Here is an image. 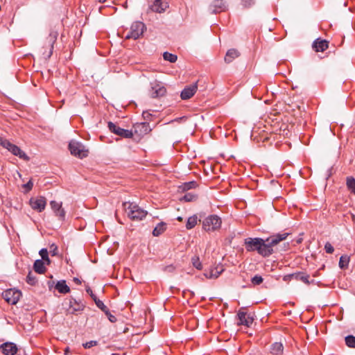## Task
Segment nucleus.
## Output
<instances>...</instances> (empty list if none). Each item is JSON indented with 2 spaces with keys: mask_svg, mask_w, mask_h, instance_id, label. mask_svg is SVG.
<instances>
[{
  "mask_svg": "<svg viewBox=\"0 0 355 355\" xmlns=\"http://www.w3.org/2000/svg\"><path fill=\"white\" fill-rule=\"evenodd\" d=\"M21 296V291L15 288H10L2 293L3 298L10 304H16Z\"/></svg>",
  "mask_w": 355,
  "mask_h": 355,
  "instance_id": "423d86ee",
  "label": "nucleus"
},
{
  "mask_svg": "<svg viewBox=\"0 0 355 355\" xmlns=\"http://www.w3.org/2000/svg\"><path fill=\"white\" fill-rule=\"evenodd\" d=\"M0 145L8 151L14 146L10 141L1 137H0Z\"/></svg>",
  "mask_w": 355,
  "mask_h": 355,
  "instance_id": "7c9ffc66",
  "label": "nucleus"
},
{
  "mask_svg": "<svg viewBox=\"0 0 355 355\" xmlns=\"http://www.w3.org/2000/svg\"><path fill=\"white\" fill-rule=\"evenodd\" d=\"M220 272H218V271H214V270H211L209 274H206V277H208V278H216L219 276Z\"/></svg>",
  "mask_w": 355,
  "mask_h": 355,
  "instance_id": "de8ad7c7",
  "label": "nucleus"
},
{
  "mask_svg": "<svg viewBox=\"0 0 355 355\" xmlns=\"http://www.w3.org/2000/svg\"><path fill=\"white\" fill-rule=\"evenodd\" d=\"M23 188L25 189L24 192H29L33 187V183L31 180H30L26 184H23Z\"/></svg>",
  "mask_w": 355,
  "mask_h": 355,
  "instance_id": "a19ab883",
  "label": "nucleus"
},
{
  "mask_svg": "<svg viewBox=\"0 0 355 355\" xmlns=\"http://www.w3.org/2000/svg\"><path fill=\"white\" fill-rule=\"evenodd\" d=\"M345 340L347 347L355 348V336L349 335L346 336Z\"/></svg>",
  "mask_w": 355,
  "mask_h": 355,
  "instance_id": "2f4dec72",
  "label": "nucleus"
},
{
  "mask_svg": "<svg viewBox=\"0 0 355 355\" xmlns=\"http://www.w3.org/2000/svg\"><path fill=\"white\" fill-rule=\"evenodd\" d=\"M33 268L34 270L39 274H43L46 270L44 263L43 261L40 259H37L35 261Z\"/></svg>",
  "mask_w": 355,
  "mask_h": 355,
  "instance_id": "a878e982",
  "label": "nucleus"
},
{
  "mask_svg": "<svg viewBox=\"0 0 355 355\" xmlns=\"http://www.w3.org/2000/svg\"><path fill=\"white\" fill-rule=\"evenodd\" d=\"M349 262V257L347 255H343L339 260V267L341 269L347 268Z\"/></svg>",
  "mask_w": 355,
  "mask_h": 355,
  "instance_id": "cd10ccee",
  "label": "nucleus"
},
{
  "mask_svg": "<svg viewBox=\"0 0 355 355\" xmlns=\"http://www.w3.org/2000/svg\"><path fill=\"white\" fill-rule=\"evenodd\" d=\"M26 282L31 286L35 285V284L37 282L36 277L33 275L31 272H29V273L28 274V275L26 277Z\"/></svg>",
  "mask_w": 355,
  "mask_h": 355,
  "instance_id": "c9c22d12",
  "label": "nucleus"
},
{
  "mask_svg": "<svg viewBox=\"0 0 355 355\" xmlns=\"http://www.w3.org/2000/svg\"><path fill=\"white\" fill-rule=\"evenodd\" d=\"M98 1H99L100 3H104V2H105V1H106V0H98Z\"/></svg>",
  "mask_w": 355,
  "mask_h": 355,
  "instance_id": "bf43d9fd",
  "label": "nucleus"
},
{
  "mask_svg": "<svg viewBox=\"0 0 355 355\" xmlns=\"http://www.w3.org/2000/svg\"><path fill=\"white\" fill-rule=\"evenodd\" d=\"M55 288L60 293L66 294L69 293L70 288L67 285L65 280H60L57 282Z\"/></svg>",
  "mask_w": 355,
  "mask_h": 355,
  "instance_id": "4be33fe9",
  "label": "nucleus"
},
{
  "mask_svg": "<svg viewBox=\"0 0 355 355\" xmlns=\"http://www.w3.org/2000/svg\"><path fill=\"white\" fill-rule=\"evenodd\" d=\"M94 302L98 308H99L105 313H108L109 309L104 304V303L101 300L98 299H94Z\"/></svg>",
  "mask_w": 355,
  "mask_h": 355,
  "instance_id": "473e14b6",
  "label": "nucleus"
},
{
  "mask_svg": "<svg viewBox=\"0 0 355 355\" xmlns=\"http://www.w3.org/2000/svg\"><path fill=\"white\" fill-rule=\"evenodd\" d=\"M29 203L33 209L41 212L44 210L46 207V200L43 196H40L38 198H31L29 200Z\"/></svg>",
  "mask_w": 355,
  "mask_h": 355,
  "instance_id": "9d476101",
  "label": "nucleus"
},
{
  "mask_svg": "<svg viewBox=\"0 0 355 355\" xmlns=\"http://www.w3.org/2000/svg\"><path fill=\"white\" fill-rule=\"evenodd\" d=\"M40 254L42 260L47 261L48 263H50V260H49V256H48V251L46 249L43 248V249L40 250Z\"/></svg>",
  "mask_w": 355,
  "mask_h": 355,
  "instance_id": "4c0bfd02",
  "label": "nucleus"
},
{
  "mask_svg": "<svg viewBox=\"0 0 355 355\" xmlns=\"http://www.w3.org/2000/svg\"><path fill=\"white\" fill-rule=\"evenodd\" d=\"M324 250H325V252L328 254H331L334 252V247L332 246V245L329 243V242H327L324 245Z\"/></svg>",
  "mask_w": 355,
  "mask_h": 355,
  "instance_id": "37998d69",
  "label": "nucleus"
},
{
  "mask_svg": "<svg viewBox=\"0 0 355 355\" xmlns=\"http://www.w3.org/2000/svg\"><path fill=\"white\" fill-rule=\"evenodd\" d=\"M197 186V184L194 181L185 182L182 185V189L183 190H189L191 189L195 188Z\"/></svg>",
  "mask_w": 355,
  "mask_h": 355,
  "instance_id": "e433bc0d",
  "label": "nucleus"
},
{
  "mask_svg": "<svg viewBox=\"0 0 355 355\" xmlns=\"http://www.w3.org/2000/svg\"><path fill=\"white\" fill-rule=\"evenodd\" d=\"M284 346L281 343H275L271 345L270 352L274 355H281L283 353Z\"/></svg>",
  "mask_w": 355,
  "mask_h": 355,
  "instance_id": "b1692460",
  "label": "nucleus"
},
{
  "mask_svg": "<svg viewBox=\"0 0 355 355\" xmlns=\"http://www.w3.org/2000/svg\"><path fill=\"white\" fill-rule=\"evenodd\" d=\"M105 315L107 316L109 320L111 322H115L116 321V317L114 315H112L109 310H108V313H105Z\"/></svg>",
  "mask_w": 355,
  "mask_h": 355,
  "instance_id": "09e8293b",
  "label": "nucleus"
},
{
  "mask_svg": "<svg viewBox=\"0 0 355 355\" xmlns=\"http://www.w3.org/2000/svg\"><path fill=\"white\" fill-rule=\"evenodd\" d=\"M346 184L348 189L355 194V179L353 177H347Z\"/></svg>",
  "mask_w": 355,
  "mask_h": 355,
  "instance_id": "c85d7f7f",
  "label": "nucleus"
},
{
  "mask_svg": "<svg viewBox=\"0 0 355 355\" xmlns=\"http://www.w3.org/2000/svg\"><path fill=\"white\" fill-rule=\"evenodd\" d=\"M97 345V341L96 340H90L83 344V347L85 349L91 348L92 347L96 346Z\"/></svg>",
  "mask_w": 355,
  "mask_h": 355,
  "instance_id": "49530a36",
  "label": "nucleus"
},
{
  "mask_svg": "<svg viewBox=\"0 0 355 355\" xmlns=\"http://www.w3.org/2000/svg\"><path fill=\"white\" fill-rule=\"evenodd\" d=\"M50 205L54 213L62 207V203L58 202L55 200L51 201Z\"/></svg>",
  "mask_w": 355,
  "mask_h": 355,
  "instance_id": "ea45409f",
  "label": "nucleus"
},
{
  "mask_svg": "<svg viewBox=\"0 0 355 355\" xmlns=\"http://www.w3.org/2000/svg\"><path fill=\"white\" fill-rule=\"evenodd\" d=\"M145 28V24L143 22L135 21L132 24L130 31L125 35V38L127 40H137L143 35Z\"/></svg>",
  "mask_w": 355,
  "mask_h": 355,
  "instance_id": "20e7f679",
  "label": "nucleus"
},
{
  "mask_svg": "<svg viewBox=\"0 0 355 355\" xmlns=\"http://www.w3.org/2000/svg\"><path fill=\"white\" fill-rule=\"evenodd\" d=\"M142 115L145 119H148L151 114L149 113L148 111H144Z\"/></svg>",
  "mask_w": 355,
  "mask_h": 355,
  "instance_id": "603ef678",
  "label": "nucleus"
},
{
  "mask_svg": "<svg viewBox=\"0 0 355 355\" xmlns=\"http://www.w3.org/2000/svg\"><path fill=\"white\" fill-rule=\"evenodd\" d=\"M292 277L293 279L297 281H301L307 285H309L311 284V282H309V275L304 272H297L292 273Z\"/></svg>",
  "mask_w": 355,
  "mask_h": 355,
  "instance_id": "6ab92c4d",
  "label": "nucleus"
},
{
  "mask_svg": "<svg viewBox=\"0 0 355 355\" xmlns=\"http://www.w3.org/2000/svg\"><path fill=\"white\" fill-rule=\"evenodd\" d=\"M107 126L112 132L121 137L131 138L133 136L131 130L121 128L112 122H109Z\"/></svg>",
  "mask_w": 355,
  "mask_h": 355,
  "instance_id": "1a4fd4ad",
  "label": "nucleus"
},
{
  "mask_svg": "<svg viewBox=\"0 0 355 355\" xmlns=\"http://www.w3.org/2000/svg\"><path fill=\"white\" fill-rule=\"evenodd\" d=\"M197 199V196L192 193H186L182 198V200H184L185 202H192Z\"/></svg>",
  "mask_w": 355,
  "mask_h": 355,
  "instance_id": "72a5a7b5",
  "label": "nucleus"
},
{
  "mask_svg": "<svg viewBox=\"0 0 355 355\" xmlns=\"http://www.w3.org/2000/svg\"><path fill=\"white\" fill-rule=\"evenodd\" d=\"M163 58L165 60H167L171 63L175 62L178 60V57L176 55L168 52H164L163 54Z\"/></svg>",
  "mask_w": 355,
  "mask_h": 355,
  "instance_id": "c756f323",
  "label": "nucleus"
},
{
  "mask_svg": "<svg viewBox=\"0 0 355 355\" xmlns=\"http://www.w3.org/2000/svg\"><path fill=\"white\" fill-rule=\"evenodd\" d=\"M53 282H48V286H49V289H50V290H51V288L53 287Z\"/></svg>",
  "mask_w": 355,
  "mask_h": 355,
  "instance_id": "5fc2aeb1",
  "label": "nucleus"
},
{
  "mask_svg": "<svg viewBox=\"0 0 355 355\" xmlns=\"http://www.w3.org/2000/svg\"><path fill=\"white\" fill-rule=\"evenodd\" d=\"M244 245L248 252L257 251L262 257H269L273 253V249L270 248L266 242L261 238H247L244 241Z\"/></svg>",
  "mask_w": 355,
  "mask_h": 355,
  "instance_id": "f257e3e1",
  "label": "nucleus"
},
{
  "mask_svg": "<svg viewBox=\"0 0 355 355\" xmlns=\"http://www.w3.org/2000/svg\"><path fill=\"white\" fill-rule=\"evenodd\" d=\"M150 85L151 87L149 90V95L152 98H159L165 95L166 89L162 83L155 81L151 83Z\"/></svg>",
  "mask_w": 355,
  "mask_h": 355,
  "instance_id": "6e6552de",
  "label": "nucleus"
},
{
  "mask_svg": "<svg viewBox=\"0 0 355 355\" xmlns=\"http://www.w3.org/2000/svg\"><path fill=\"white\" fill-rule=\"evenodd\" d=\"M123 206L128 216L132 220H141L146 218L147 211L135 203L123 202Z\"/></svg>",
  "mask_w": 355,
  "mask_h": 355,
  "instance_id": "f03ea898",
  "label": "nucleus"
},
{
  "mask_svg": "<svg viewBox=\"0 0 355 355\" xmlns=\"http://www.w3.org/2000/svg\"><path fill=\"white\" fill-rule=\"evenodd\" d=\"M237 316L239 318V325L250 327L253 322V318L250 315H247V313L243 311H239L237 313Z\"/></svg>",
  "mask_w": 355,
  "mask_h": 355,
  "instance_id": "4468645a",
  "label": "nucleus"
},
{
  "mask_svg": "<svg viewBox=\"0 0 355 355\" xmlns=\"http://www.w3.org/2000/svg\"><path fill=\"white\" fill-rule=\"evenodd\" d=\"M221 218L217 215H210L202 222V228L207 232H214L221 227Z\"/></svg>",
  "mask_w": 355,
  "mask_h": 355,
  "instance_id": "7ed1b4c3",
  "label": "nucleus"
},
{
  "mask_svg": "<svg viewBox=\"0 0 355 355\" xmlns=\"http://www.w3.org/2000/svg\"><path fill=\"white\" fill-rule=\"evenodd\" d=\"M166 230V224L164 222H161L157 225L153 231V235L154 236H158L165 232Z\"/></svg>",
  "mask_w": 355,
  "mask_h": 355,
  "instance_id": "393cba45",
  "label": "nucleus"
},
{
  "mask_svg": "<svg viewBox=\"0 0 355 355\" xmlns=\"http://www.w3.org/2000/svg\"><path fill=\"white\" fill-rule=\"evenodd\" d=\"M49 252L52 256L57 255L58 254V246L54 243L51 244L49 247Z\"/></svg>",
  "mask_w": 355,
  "mask_h": 355,
  "instance_id": "c03bdc74",
  "label": "nucleus"
},
{
  "mask_svg": "<svg viewBox=\"0 0 355 355\" xmlns=\"http://www.w3.org/2000/svg\"><path fill=\"white\" fill-rule=\"evenodd\" d=\"M85 305L81 301L78 302L74 298L69 300V309L68 311L70 313L74 314L77 311H83Z\"/></svg>",
  "mask_w": 355,
  "mask_h": 355,
  "instance_id": "2eb2a0df",
  "label": "nucleus"
},
{
  "mask_svg": "<svg viewBox=\"0 0 355 355\" xmlns=\"http://www.w3.org/2000/svg\"><path fill=\"white\" fill-rule=\"evenodd\" d=\"M58 33L57 31H52L49 33V35L47 38L49 40V43L50 44L51 49L49 54L48 55V58H50L53 53V44L55 42L57 37H58Z\"/></svg>",
  "mask_w": 355,
  "mask_h": 355,
  "instance_id": "5701e85b",
  "label": "nucleus"
},
{
  "mask_svg": "<svg viewBox=\"0 0 355 355\" xmlns=\"http://www.w3.org/2000/svg\"><path fill=\"white\" fill-rule=\"evenodd\" d=\"M177 220H179V221H182V218L181 216H179L177 218Z\"/></svg>",
  "mask_w": 355,
  "mask_h": 355,
  "instance_id": "13d9d810",
  "label": "nucleus"
},
{
  "mask_svg": "<svg viewBox=\"0 0 355 355\" xmlns=\"http://www.w3.org/2000/svg\"><path fill=\"white\" fill-rule=\"evenodd\" d=\"M292 279H293V277H292V274H288V275H285L284 277H283V280L285 281V282H290L291 281Z\"/></svg>",
  "mask_w": 355,
  "mask_h": 355,
  "instance_id": "3c124183",
  "label": "nucleus"
},
{
  "mask_svg": "<svg viewBox=\"0 0 355 355\" xmlns=\"http://www.w3.org/2000/svg\"><path fill=\"white\" fill-rule=\"evenodd\" d=\"M69 347H67V348L65 349V350H64V354H65V355H67V353H69Z\"/></svg>",
  "mask_w": 355,
  "mask_h": 355,
  "instance_id": "4d7b16f0",
  "label": "nucleus"
},
{
  "mask_svg": "<svg viewBox=\"0 0 355 355\" xmlns=\"http://www.w3.org/2000/svg\"><path fill=\"white\" fill-rule=\"evenodd\" d=\"M288 235L289 233L288 232L276 234L266 239V242L268 243V245L270 246V248L272 249L275 245L285 240Z\"/></svg>",
  "mask_w": 355,
  "mask_h": 355,
  "instance_id": "f8f14e48",
  "label": "nucleus"
},
{
  "mask_svg": "<svg viewBox=\"0 0 355 355\" xmlns=\"http://www.w3.org/2000/svg\"><path fill=\"white\" fill-rule=\"evenodd\" d=\"M55 215L60 218V219L63 220L65 216V211L62 209V207L60 208L57 211L55 212Z\"/></svg>",
  "mask_w": 355,
  "mask_h": 355,
  "instance_id": "a18cd8bd",
  "label": "nucleus"
},
{
  "mask_svg": "<svg viewBox=\"0 0 355 355\" xmlns=\"http://www.w3.org/2000/svg\"><path fill=\"white\" fill-rule=\"evenodd\" d=\"M198 89L197 83L187 86L181 92L180 97L182 100L191 98Z\"/></svg>",
  "mask_w": 355,
  "mask_h": 355,
  "instance_id": "ddd939ff",
  "label": "nucleus"
},
{
  "mask_svg": "<svg viewBox=\"0 0 355 355\" xmlns=\"http://www.w3.org/2000/svg\"><path fill=\"white\" fill-rule=\"evenodd\" d=\"M73 281L76 284H81V280H80V279H79L78 277H73Z\"/></svg>",
  "mask_w": 355,
  "mask_h": 355,
  "instance_id": "864d4df0",
  "label": "nucleus"
},
{
  "mask_svg": "<svg viewBox=\"0 0 355 355\" xmlns=\"http://www.w3.org/2000/svg\"><path fill=\"white\" fill-rule=\"evenodd\" d=\"M86 292L89 294V295L91 296V297L94 300V299H98L96 297V296L92 292V290L91 289L90 287H87L86 288Z\"/></svg>",
  "mask_w": 355,
  "mask_h": 355,
  "instance_id": "8fccbe9b",
  "label": "nucleus"
},
{
  "mask_svg": "<svg viewBox=\"0 0 355 355\" xmlns=\"http://www.w3.org/2000/svg\"><path fill=\"white\" fill-rule=\"evenodd\" d=\"M312 46L316 52H323L328 48V42L318 38L313 42Z\"/></svg>",
  "mask_w": 355,
  "mask_h": 355,
  "instance_id": "a211bd4d",
  "label": "nucleus"
},
{
  "mask_svg": "<svg viewBox=\"0 0 355 355\" xmlns=\"http://www.w3.org/2000/svg\"><path fill=\"white\" fill-rule=\"evenodd\" d=\"M9 151L12 153L14 155L18 156L21 159H23L26 161L29 160V157L27 156V155L23 150H21L19 148V147L15 144Z\"/></svg>",
  "mask_w": 355,
  "mask_h": 355,
  "instance_id": "412c9836",
  "label": "nucleus"
},
{
  "mask_svg": "<svg viewBox=\"0 0 355 355\" xmlns=\"http://www.w3.org/2000/svg\"><path fill=\"white\" fill-rule=\"evenodd\" d=\"M263 279L262 278V277L258 275L253 277L251 279V282L254 285H259L263 282Z\"/></svg>",
  "mask_w": 355,
  "mask_h": 355,
  "instance_id": "58836bf2",
  "label": "nucleus"
},
{
  "mask_svg": "<svg viewBox=\"0 0 355 355\" xmlns=\"http://www.w3.org/2000/svg\"><path fill=\"white\" fill-rule=\"evenodd\" d=\"M171 269H173V266H167V267L166 268V270H168L169 271H171Z\"/></svg>",
  "mask_w": 355,
  "mask_h": 355,
  "instance_id": "6e6d98bb",
  "label": "nucleus"
},
{
  "mask_svg": "<svg viewBox=\"0 0 355 355\" xmlns=\"http://www.w3.org/2000/svg\"><path fill=\"white\" fill-rule=\"evenodd\" d=\"M168 6V3L166 0H151L149 1L148 9L153 12L163 13Z\"/></svg>",
  "mask_w": 355,
  "mask_h": 355,
  "instance_id": "0eeeda50",
  "label": "nucleus"
},
{
  "mask_svg": "<svg viewBox=\"0 0 355 355\" xmlns=\"http://www.w3.org/2000/svg\"><path fill=\"white\" fill-rule=\"evenodd\" d=\"M135 132L139 135H144L151 131V128L148 123L144 122L135 125L134 126Z\"/></svg>",
  "mask_w": 355,
  "mask_h": 355,
  "instance_id": "f3484780",
  "label": "nucleus"
},
{
  "mask_svg": "<svg viewBox=\"0 0 355 355\" xmlns=\"http://www.w3.org/2000/svg\"><path fill=\"white\" fill-rule=\"evenodd\" d=\"M197 221H198V218L196 215L190 216L187 219V222L186 224L187 229L191 230V229L193 228L196 225Z\"/></svg>",
  "mask_w": 355,
  "mask_h": 355,
  "instance_id": "bb28decb",
  "label": "nucleus"
},
{
  "mask_svg": "<svg viewBox=\"0 0 355 355\" xmlns=\"http://www.w3.org/2000/svg\"><path fill=\"white\" fill-rule=\"evenodd\" d=\"M227 6L223 0H214L209 6L210 13L216 14L225 11Z\"/></svg>",
  "mask_w": 355,
  "mask_h": 355,
  "instance_id": "9b49d317",
  "label": "nucleus"
},
{
  "mask_svg": "<svg viewBox=\"0 0 355 355\" xmlns=\"http://www.w3.org/2000/svg\"><path fill=\"white\" fill-rule=\"evenodd\" d=\"M69 148L73 155L80 159L86 157L88 155V150L80 142L71 141L69 144Z\"/></svg>",
  "mask_w": 355,
  "mask_h": 355,
  "instance_id": "39448f33",
  "label": "nucleus"
},
{
  "mask_svg": "<svg viewBox=\"0 0 355 355\" xmlns=\"http://www.w3.org/2000/svg\"><path fill=\"white\" fill-rule=\"evenodd\" d=\"M2 353L5 355H15L17 352L15 344L12 343H5L1 345Z\"/></svg>",
  "mask_w": 355,
  "mask_h": 355,
  "instance_id": "dca6fc26",
  "label": "nucleus"
},
{
  "mask_svg": "<svg viewBox=\"0 0 355 355\" xmlns=\"http://www.w3.org/2000/svg\"><path fill=\"white\" fill-rule=\"evenodd\" d=\"M241 3L244 8H250L255 4V0H241Z\"/></svg>",
  "mask_w": 355,
  "mask_h": 355,
  "instance_id": "f704fd0d",
  "label": "nucleus"
},
{
  "mask_svg": "<svg viewBox=\"0 0 355 355\" xmlns=\"http://www.w3.org/2000/svg\"><path fill=\"white\" fill-rule=\"evenodd\" d=\"M192 263L195 268H196L198 270H200L202 268V264L199 260L198 257H193L192 259Z\"/></svg>",
  "mask_w": 355,
  "mask_h": 355,
  "instance_id": "79ce46f5",
  "label": "nucleus"
},
{
  "mask_svg": "<svg viewBox=\"0 0 355 355\" xmlns=\"http://www.w3.org/2000/svg\"><path fill=\"white\" fill-rule=\"evenodd\" d=\"M240 55V53L235 49H231L227 51L225 57L226 63L232 62L235 58Z\"/></svg>",
  "mask_w": 355,
  "mask_h": 355,
  "instance_id": "aec40b11",
  "label": "nucleus"
}]
</instances>
